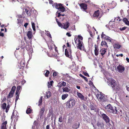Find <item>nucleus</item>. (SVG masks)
<instances>
[{"label":"nucleus","mask_w":129,"mask_h":129,"mask_svg":"<svg viewBox=\"0 0 129 129\" xmlns=\"http://www.w3.org/2000/svg\"><path fill=\"white\" fill-rule=\"evenodd\" d=\"M62 24H63V28L65 29L68 28L70 25L69 22L68 21H67L65 23H63Z\"/></svg>","instance_id":"nucleus-18"},{"label":"nucleus","mask_w":129,"mask_h":129,"mask_svg":"<svg viewBox=\"0 0 129 129\" xmlns=\"http://www.w3.org/2000/svg\"><path fill=\"white\" fill-rule=\"evenodd\" d=\"M80 6L81 9H83L84 11H85L87 9V6L86 4L82 3L80 4Z\"/></svg>","instance_id":"nucleus-12"},{"label":"nucleus","mask_w":129,"mask_h":129,"mask_svg":"<svg viewBox=\"0 0 129 129\" xmlns=\"http://www.w3.org/2000/svg\"><path fill=\"white\" fill-rule=\"evenodd\" d=\"M117 114L120 115L121 116H122V115L123 114L122 110H120L119 111H118V113H117Z\"/></svg>","instance_id":"nucleus-39"},{"label":"nucleus","mask_w":129,"mask_h":129,"mask_svg":"<svg viewBox=\"0 0 129 129\" xmlns=\"http://www.w3.org/2000/svg\"><path fill=\"white\" fill-rule=\"evenodd\" d=\"M101 38L102 39H104L108 42H112L111 40L112 39L109 37L106 36L105 34H104V32H103L102 33L101 35Z\"/></svg>","instance_id":"nucleus-6"},{"label":"nucleus","mask_w":129,"mask_h":129,"mask_svg":"<svg viewBox=\"0 0 129 129\" xmlns=\"http://www.w3.org/2000/svg\"><path fill=\"white\" fill-rule=\"evenodd\" d=\"M66 35L69 37H70L71 36V35L69 33H66Z\"/></svg>","instance_id":"nucleus-57"},{"label":"nucleus","mask_w":129,"mask_h":129,"mask_svg":"<svg viewBox=\"0 0 129 129\" xmlns=\"http://www.w3.org/2000/svg\"><path fill=\"white\" fill-rule=\"evenodd\" d=\"M7 123V122L6 121L3 123L2 124L1 127H6V124Z\"/></svg>","instance_id":"nucleus-38"},{"label":"nucleus","mask_w":129,"mask_h":129,"mask_svg":"<svg viewBox=\"0 0 129 129\" xmlns=\"http://www.w3.org/2000/svg\"><path fill=\"white\" fill-rule=\"evenodd\" d=\"M50 73V72L48 70H47L46 73L45 74V77H47L49 76V74Z\"/></svg>","instance_id":"nucleus-44"},{"label":"nucleus","mask_w":129,"mask_h":129,"mask_svg":"<svg viewBox=\"0 0 129 129\" xmlns=\"http://www.w3.org/2000/svg\"><path fill=\"white\" fill-rule=\"evenodd\" d=\"M107 49V48H103L100 50V54H101L102 56H103V57H104V55L106 52V50Z\"/></svg>","instance_id":"nucleus-16"},{"label":"nucleus","mask_w":129,"mask_h":129,"mask_svg":"<svg viewBox=\"0 0 129 129\" xmlns=\"http://www.w3.org/2000/svg\"><path fill=\"white\" fill-rule=\"evenodd\" d=\"M122 20L127 25H129V21L126 18H124Z\"/></svg>","instance_id":"nucleus-25"},{"label":"nucleus","mask_w":129,"mask_h":129,"mask_svg":"<svg viewBox=\"0 0 129 129\" xmlns=\"http://www.w3.org/2000/svg\"><path fill=\"white\" fill-rule=\"evenodd\" d=\"M31 25L32 28L33 27H35V24L34 22H31Z\"/></svg>","instance_id":"nucleus-64"},{"label":"nucleus","mask_w":129,"mask_h":129,"mask_svg":"<svg viewBox=\"0 0 129 129\" xmlns=\"http://www.w3.org/2000/svg\"><path fill=\"white\" fill-rule=\"evenodd\" d=\"M64 80L67 82H69L71 79V77L68 74H66L63 78Z\"/></svg>","instance_id":"nucleus-15"},{"label":"nucleus","mask_w":129,"mask_h":129,"mask_svg":"<svg viewBox=\"0 0 129 129\" xmlns=\"http://www.w3.org/2000/svg\"><path fill=\"white\" fill-rule=\"evenodd\" d=\"M10 106L9 104L8 105L7 107L6 108V112L7 113L9 109L10 108Z\"/></svg>","instance_id":"nucleus-42"},{"label":"nucleus","mask_w":129,"mask_h":129,"mask_svg":"<svg viewBox=\"0 0 129 129\" xmlns=\"http://www.w3.org/2000/svg\"><path fill=\"white\" fill-rule=\"evenodd\" d=\"M114 48L115 49H119L121 46L118 43H114L113 45Z\"/></svg>","instance_id":"nucleus-17"},{"label":"nucleus","mask_w":129,"mask_h":129,"mask_svg":"<svg viewBox=\"0 0 129 129\" xmlns=\"http://www.w3.org/2000/svg\"><path fill=\"white\" fill-rule=\"evenodd\" d=\"M50 125L49 124L47 125L46 126V129H50Z\"/></svg>","instance_id":"nucleus-60"},{"label":"nucleus","mask_w":129,"mask_h":129,"mask_svg":"<svg viewBox=\"0 0 129 129\" xmlns=\"http://www.w3.org/2000/svg\"><path fill=\"white\" fill-rule=\"evenodd\" d=\"M60 84L62 85L63 86H65L66 85V83L64 81H61L60 82Z\"/></svg>","instance_id":"nucleus-46"},{"label":"nucleus","mask_w":129,"mask_h":129,"mask_svg":"<svg viewBox=\"0 0 129 129\" xmlns=\"http://www.w3.org/2000/svg\"><path fill=\"white\" fill-rule=\"evenodd\" d=\"M58 121L60 122H62L63 121V119L61 115L59 116V118Z\"/></svg>","instance_id":"nucleus-40"},{"label":"nucleus","mask_w":129,"mask_h":129,"mask_svg":"<svg viewBox=\"0 0 129 129\" xmlns=\"http://www.w3.org/2000/svg\"><path fill=\"white\" fill-rule=\"evenodd\" d=\"M60 84V82L58 84V86L59 88L61 87L62 86Z\"/></svg>","instance_id":"nucleus-61"},{"label":"nucleus","mask_w":129,"mask_h":129,"mask_svg":"<svg viewBox=\"0 0 129 129\" xmlns=\"http://www.w3.org/2000/svg\"><path fill=\"white\" fill-rule=\"evenodd\" d=\"M126 27H122V28H120V30L121 31H122L123 30H124L126 29Z\"/></svg>","instance_id":"nucleus-54"},{"label":"nucleus","mask_w":129,"mask_h":129,"mask_svg":"<svg viewBox=\"0 0 129 129\" xmlns=\"http://www.w3.org/2000/svg\"><path fill=\"white\" fill-rule=\"evenodd\" d=\"M55 51H56V52H57V53H58V51L57 50V47L56 46L55 48Z\"/></svg>","instance_id":"nucleus-63"},{"label":"nucleus","mask_w":129,"mask_h":129,"mask_svg":"<svg viewBox=\"0 0 129 129\" xmlns=\"http://www.w3.org/2000/svg\"><path fill=\"white\" fill-rule=\"evenodd\" d=\"M79 76H80L82 78H83L85 80L86 82H88V79L86 77L82 75L81 74H80L79 75Z\"/></svg>","instance_id":"nucleus-34"},{"label":"nucleus","mask_w":129,"mask_h":129,"mask_svg":"<svg viewBox=\"0 0 129 129\" xmlns=\"http://www.w3.org/2000/svg\"><path fill=\"white\" fill-rule=\"evenodd\" d=\"M59 11H58L56 12V13L58 14V15L57 16V17H59L61 16V14H60L61 12H59Z\"/></svg>","instance_id":"nucleus-48"},{"label":"nucleus","mask_w":129,"mask_h":129,"mask_svg":"<svg viewBox=\"0 0 129 129\" xmlns=\"http://www.w3.org/2000/svg\"><path fill=\"white\" fill-rule=\"evenodd\" d=\"M32 111V110L30 108H28L26 111V113L27 114H29Z\"/></svg>","instance_id":"nucleus-33"},{"label":"nucleus","mask_w":129,"mask_h":129,"mask_svg":"<svg viewBox=\"0 0 129 129\" xmlns=\"http://www.w3.org/2000/svg\"><path fill=\"white\" fill-rule=\"evenodd\" d=\"M83 74L85 75V76L87 77H89V75L86 72L83 71Z\"/></svg>","instance_id":"nucleus-45"},{"label":"nucleus","mask_w":129,"mask_h":129,"mask_svg":"<svg viewBox=\"0 0 129 129\" xmlns=\"http://www.w3.org/2000/svg\"><path fill=\"white\" fill-rule=\"evenodd\" d=\"M77 47L78 49L81 50L86 51L84 44L82 41L79 40L78 41Z\"/></svg>","instance_id":"nucleus-4"},{"label":"nucleus","mask_w":129,"mask_h":129,"mask_svg":"<svg viewBox=\"0 0 129 129\" xmlns=\"http://www.w3.org/2000/svg\"><path fill=\"white\" fill-rule=\"evenodd\" d=\"M33 124L35 125H36L37 124V122L36 121H35L33 123Z\"/></svg>","instance_id":"nucleus-62"},{"label":"nucleus","mask_w":129,"mask_h":129,"mask_svg":"<svg viewBox=\"0 0 129 129\" xmlns=\"http://www.w3.org/2000/svg\"><path fill=\"white\" fill-rule=\"evenodd\" d=\"M97 125L98 127H101L102 128H103L104 127V125L103 122H98L97 124Z\"/></svg>","instance_id":"nucleus-21"},{"label":"nucleus","mask_w":129,"mask_h":129,"mask_svg":"<svg viewBox=\"0 0 129 129\" xmlns=\"http://www.w3.org/2000/svg\"><path fill=\"white\" fill-rule=\"evenodd\" d=\"M79 125L80 123H78V124L77 123H75L73 125V127L75 129H76L79 128Z\"/></svg>","instance_id":"nucleus-29"},{"label":"nucleus","mask_w":129,"mask_h":129,"mask_svg":"<svg viewBox=\"0 0 129 129\" xmlns=\"http://www.w3.org/2000/svg\"><path fill=\"white\" fill-rule=\"evenodd\" d=\"M28 23H26L24 24V26L25 27V28H26L27 26L28 25Z\"/></svg>","instance_id":"nucleus-59"},{"label":"nucleus","mask_w":129,"mask_h":129,"mask_svg":"<svg viewBox=\"0 0 129 129\" xmlns=\"http://www.w3.org/2000/svg\"><path fill=\"white\" fill-rule=\"evenodd\" d=\"M16 88V87L15 86H14L12 87V88L11 89V91H12L13 92H15V89Z\"/></svg>","instance_id":"nucleus-41"},{"label":"nucleus","mask_w":129,"mask_h":129,"mask_svg":"<svg viewBox=\"0 0 129 129\" xmlns=\"http://www.w3.org/2000/svg\"><path fill=\"white\" fill-rule=\"evenodd\" d=\"M6 97H4V98L3 99V100H2V101L1 102V103H2L3 102H4L6 101Z\"/></svg>","instance_id":"nucleus-52"},{"label":"nucleus","mask_w":129,"mask_h":129,"mask_svg":"<svg viewBox=\"0 0 129 129\" xmlns=\"http://www.w3.org/2000/svg\"><path fill=\"white\" fill-rule=\"evenodd\" d=\"M75 100L72 99H70L67 102V106L69 108H72L75 105Z\"/></svg>","instance_id":"nucleus-5"},{"label":"nucleus","mask_w":129,"mask_h":129,"mask_svg":"<svg viewBox=\"0 0 129 129\" xmlns=\"http://www.w3.org/2000/svg\"><path fill=\"white\" fill-rule=\"evenodd\" d=\"M53 81H51L50 82V83L48 82V88L51 87V86H52V84L53 83Z\"/></svg>","instance_id":"nucleus-35"},{"label":"nucleus","mask_w":129,"mask_h":129,"mask_svg":"<svg viewBox=\"0 0 129 129\" xmlns=\"http://www.w3.org/2000/svg\"><path fill=\"white\" fill-rule=\"evenodd\" d=\"M4 36V33H2L1 31L0 32V36L3 37Z\"/></svg>","instance_id":"nucleus-58"},{"label":"nucleus","mask_w":129,"mask_h":129,"mask_svg":"<svg viewBox=\"0 0 129 129\" xmlns=\"http://www.w3.org/2000/svg\"><path fill=\"white\" fill-rule=\"evenodd\" d=\"M100 11L99 10H97L95 11L93 14V16L94 18H97L99 16Z\"/></svg>","instance_id":"nucleus-13"},{"label":"nucleus","mask_w":129,"mask_h":129,"mask_svg":"<svg viewBox=\"0 0 129 129\" xmlns=\"http://www.w3.org/2000/svg\"><path fill=\"white\" fill-rule=\"evenodd\" d=\"M62 89L63 92H68L70 90V89L67 87H63L62 88Z\"/></svg>","instance_id":"nucleus-26"},{"label":"nucleus","mask_w":129,"mask_h":129,"mask_svg":"<svg viewBox=\"0 0 129 129\" xmlns=\"http://www.w3.org/2000/svg\"><path fill=\"white\" fill-rule=\"evenodd\" d=\"M72 50L71 48L66 49L65 50V54L66 56L70 58L72 56Z\"/></svg>","instance_id":"nucleus-7"},{"label":"nucleus","mask_w":129,"mask_h":129,"mask_svg":"<svg viewBox=\"0 0 129 129\" xmlns=\"http://www.w3.org/2000/svg\"><path fill=\"white\" fill-rule=\"evenodd\" d=\"M27 36L29 39L31 38L33 35L32 34V32L31 31H28Z\"/></svg>","instance_id":"nucleus-22"},{"label":"nucleus","mask_w":129,"mask_h":129,"mask_svg":"<svg viewBox=\"0 0 129 129\" xmlns=\"http://www.w3.org/2000/svg\"><path fill=\"white\" fill-rule=\"evenodd\" d=\"M77 94L78 98H80V99L82 100H84V96L81 93L77 92Z\"/></svg>","instance_id":"nucleus-19"},{"label":"nucleus","mask_w":129,"mask_h":129,"mask_svg":"<svg viewBox=\"0 0 129 129\" xmlns=\"http://www.w3.org/2000/svg\"><path fill=\"white\" fill-rule=\"evenodd\" d=\"M21 88V86L20 85H18L17 86V89L20 90Z\"/></svg>","instance_id":"nucleus-56"},{"label":"nucleus","mask_w":129,"mask_h":129,"mask_svg":"<svg viewBox=\"0 0 129 129\" xmlns=\"http://www.w3.org/2000/svg\"><path fill=\"white\" fill-rule=\"evenodd\" d=\"M7 104L6 103H3L1 106L2 108L3 109H5L6 108Z\"/></svg>","instance_id":"nucleus-37"},{"label":"nucleus","mask_w":129,"mask_h":129,"mask_svg":"<svg viewBox=\"0 0 129 129\" xmlns=\"http://www.w3.org/2000/svg\"><path fill=\"white\" fill-rule=\"evenodd\" d=\"M99 52L97 49L95 45V50H94V54L95 56H97L99 54Z\"/></svg>","instance_id":"nucleus-30"},{"label":"nucleus","mask_w":129,"mask_h":129,"mask_svg":"<svg viewBox=\"0 0 129 129\" xmlns=\"http://www.w3.org/2000/svg\"><path fill=\"white\" fill-rule=\"evenodd\" d=\"M14 92H13L12 91H10L9 93L8 94L7 97V98H11L13 97Z\"/></svg>","instance_id":"nucleus-27"},{"label":"nucleus","mask_w":129,"mask_h":129,"mask_svg":"<svg viewBox=\"0 0 129 129\" xmlns=\"http://www.w3.org/2000/svg\"><path fill=\"white\" fill-rule=\"evenodd\" d=\"M20 90L17 89L15 93L16 95H17V94H19L20 93Z\"/></svg>","instance_id":"nucleus-49"},{"label":"nucleus","mask_w":129,"mask_h":129,"mask_svg":"<svg viewBox=\"0 0 129 129\" xmlns=\"http://www.w3.org/2000/svg\"><path fill=\"white\" fill-rule=\"evenodd\" d=\"M96 96L98 99H99L100 101H104L105 98L102 94L98 93L96 95Z\"/></svg>","instance_id":"nucleus-10"},{"label":"nucleus","mask_w":129,"mask_h":129,"mask_svg":"<svg viewBox=\"0 0 129 129\" xmlns=\"http://www.w3.org/2000/svg\"><path fill=\"white\" fill-rule=\"evenodd\" d=\"M58 25V26L61 27V28H63V24H62L60 22H58V23L57 24Z\"/></svg>","instance_id":"nucleus-43"},{"label":"nucleus","mask_w":129,"mask_h":129,"mask_svg":"<svg viewBox=\"0 0 129 129\" xmlns=\"http://www.w3.org/2000/svg\"><path fill=\"white\" fill-rule=\"evenodd\" d=\"M103 119L107 123H108L110 121V119L109 117L105 114H102Z\"/></svg>","instance_id":"nucleus-9"},{"label":"nucleus","mask_w":129,"mask_h":129,"mask_svg":"<svg viewBox=\"0 0 129 129\" xmlns=\"http://www.w3.org/2000/svg\"><path fill=\"white\" fill-rule=\"evenodd\" d=\"M89 108L91 110H93L94 112H96L97 111V109L95 106H94L92 104H91L89 106Z\"/></svg>","instance_id":"nucleus-20"},{"label":"nucleus","mask_w":129,"mask_h":129,"mask_svg":"<svg viewBox=\"0 0 129 129\" xmlns=\"http://www.w3.org/2000/svg\"><path fill=\"white\" fill-rule=\"evenodd\" d=\"M25 11L27 15L28 16H30L31 15L29 10H28L26 9H25Z\"/></svg>","instance_id":"nucleus-36"},{"label":"nucleus","mask_w":129,"mask_h":129,"mask_svg":"<svg viewBox=\"0 0 129 129\" xmlns=\"http://www.w3.org/2000/svg\"><path fill=\"white\" fill-rule=\"evenodd\" d=\"M117 69L119 72L121 73L124 70L125 68L123 66L119 65L117 66Z\"/></svg>","instance_id":"nucleus-11"},{"label":"nucleus","mask_w":129,"mask_h":129,"mask_svg":"<svg viewBox=\"0 0 129 129\" xmlns=\"http://www.w3.org/2000/svg\"><path fill=\"white\" fill-rule=\"evenodd\" d=\"M20 90L17 89L15 93L16 95H17V94H19L20 93Z\"/></svg>","instance_id":"nucleus-50"},{"label":"nucleus","mask_w":129,"mask_h":129,"mask_svg":"<svg viewBox=\"0 0 129 129\" xmlns=\"http://www.w3.org/2000/svg\"><path fill=\"white\" fill-rule=\"evenodd\" d=\"M101 46H104L105 47H106V48H108V47L107 45V42L105 41H103L102 42L101 44Z\"/></svg>","instance_id":"nucleus-23"},{"label":"nucleus","mask_w":129,"mask_h":129,"mask_svg":"<svg viewBox=\"0 0 129 129\" xmlns=\"http://www.w3.org/2000/svg\"><path fill=\"white\" fill-rule=\"evenodd\" d=\"M78 38H77L76 39V40H75V42L76 43V41H78H78L79 40L82 41V40L83 39V38L80 35H78Z\"/></svg>","instance_id":"nucleus-24"},{"label":"nucleus","mask_w":129,"mask_h":129,"mask_svg":"<svg viewBox=\"0 0 129 129\" xmlns=\"http://www.w3.org/2000/svg\"><path fill=\"white\" fill-rule=\"evenodd\" d=\"M42 96H41L39 100L38 104V105L39 106H41L42 105Z\"/></svg>","instance_id":"nucleus-32"},{"label":"nucleus","mask_w":129,"mask_h":129,"mask_svg":"<svg viewBox=\"0 0 129 129\" xmlns=\"http://www.w3.org/2000/svg\"><path fill=\"white\" fill-rule=\"evenodd\" d=\"M52 6L54 7H55L56 9H58V11L62 12H64L65 10V8L61 3L57 4L56 3L53 5Z\"/></svg>","instance_id":"nucleus-3"},{"label":"nucleus","mask_w":129,"mask_h":129,"mask_svg":"<svg viewBox=\"0 0 129 129\" xmlns=\"http://www.w3.org/2000/svg\"><path fill=\"white\" fill-rule=\"evenodd\" d=\"M45 111V109L44 107H43L40 109L39 113V114L40 115V118H41L43 116Z\"/></svg>","instance_id":"nucleus-14"},{"label":"nucleus","mask_w":129,"mask_h":129,"mask_svg":"<svg viewBox=\"0 0 129 129\" xmlns=\"http://www.w3.org/2000/svg\"><path fill=\"white\" fill-rule=\"evenodd\" d=\"M107 83L109 85L111 86L113 90L118 91L120 88L119 85L117 84L115 80L113 79H109L107 81Z\"/></svg>","instance_id":"nucleus-1"},{"label":"nucleus","mask_w":129,"mask_h":129,"mask_svg":"<svg viewBox=\"0 0 129 129\" xmlns=\"http://www.w3.org/2000/svg\"><path fill=\"white\" fill-rule=\"evenodd\" d=\"M115 19H116L117 21H118L119 19V21H120L121 20V19H120V17H117L115 18V19H114L115 20Z\"/></svg>","instance_id":"nucleus-51"},{"label":"nucleus","mask_w":129,"mask_h":129,"mask_svg":"<svg viewBox=\"0 0 129 129\" xmlns=\"http://www.w3.org/2000/svg\"><path fill=\"white\" fill-rule=\"evenodd\" d=\"M68 96V94L67 93L63 94L61 96V99L62 100H64L66 99Z\"/></svg>","instance_id":"nucleus-28"},{"label":"nucleus","mask_w":129,"mask_h":129,"mask_svg":"<svg viewBox=\"0 0 129 129\" xmlns=\"http://www.w3.org/2000/svg\"><path fill=\"white\" fill-rule=\"evenodd\" d=\"M19 94H17V95H16V99H15V102H17V101L18 100L19 98Z\"/></svg>","instance_id":"nucleus-47"},{"label":"nucleus","mask_w":129,"mask_h":129,"mask_svg":"<svg viewBox=\"0 0 129 129\" xmlns=\"http://www.w3.org/2000/svg\"><path fill=\"white\" fill-rule=\"evenodd\" d=\"M106 109L108 110V111L111 113L113 114H117L118 113L117 107L113 106V107L110 104L107 105L106 107Z\"/></svg>","instance_id":"nucleus-2"},{"label":"nucleus","mask_w":129,"mask_h":129,"mask_svg":"<svg viewBox=\"0 0 129 129\" xmlns=\"http://www.w3.org/2000/svg\"><path fill=\"white\" fill-rule=\"evenodd\" d=\"M46 35L47 36H48L50 38H51V35L49 32L47 33Z\"/></svg>","instance_id":"nucleus-53"},{"label":"nucleus","mask_w":129,"mask_h":129,"mask_svg":"<svg viewBox=\"0 0 129 129\" xmlns=\"http://www.w3.org/2000/svg\"><path fill=\"white\" fill-rule=\"evenodd\" d=\"M57 74V72H54L53 73V76L54 77H55L56 76Z\"/></svg>","instance_id":"nucleus-55"},{"label":"nucleus","mask_w":129,"mask_h":129,"mask_svg":"<svg viewBox=\"0 0 129 129\" xmlns=\"http://www.w3.org/2000/svg\"><path fill=\"white\" fill-rule=\"evenodd\" d=\"M18 114L17 113L15 114L14 112H13L11 116V119L12 120H13L14 121L16 122L18 120Z\"/></svg>","instance_id":"nucleus-8"},{"label":"nucleus","mask_w":129,"mask_h":129,"mask_svg":"<svg viewBox=\"0 0 129 129\" xmlns=\"http://www.w3.org/2000/svg\"><path fill=\"white\" fill-rule=\"evenodd\" d=\"M46 97L47 98H50L51 95V93L50 91H48L46 92Z\"/></svg>","instance_id":"nucleus-31"}]
</instances>
